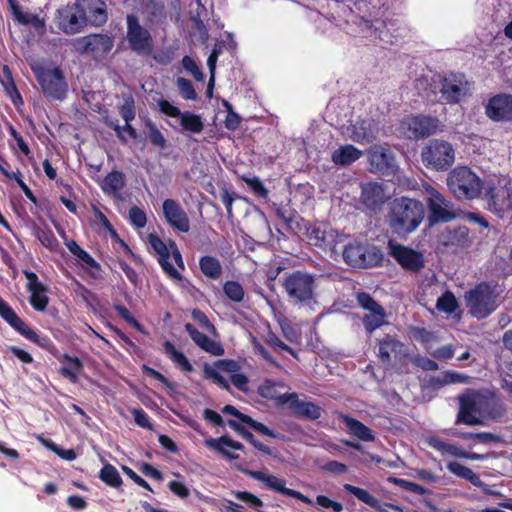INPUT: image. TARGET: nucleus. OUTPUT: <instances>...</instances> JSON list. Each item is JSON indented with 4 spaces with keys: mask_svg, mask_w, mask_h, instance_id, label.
<instances>
[{
    "mask_svg": "<svg viewBox=\"0 0 512 512\" xmlns=\"http://www.w3.org/2000/svg\"><path fill=\"white\" fill-rule=\"evenodd\" d=\"M424 215V206L420 201L399 197L389 203L387 223L394 234L406 237L420 226Z\"/></svg>",
    "mask_w": 512,
    "mask_h": 512,
    "instance_id": "obj_1",
    "label": "nucleus"
},
{
    "mask_svg": "<svg viewBox=\"0 0 512 512\" xmlns=\"http://www.w3.org/2000/svg\"><path fill=\"white\" fill-rule=\"evenodd\" d=\"M282 288L290 304L309 305L316 296V276L300 270L285 273Z\"/></svg>",
    "mask_w": 512,
    "mask_h": 512,
    "instance_id": "obj_2",
    "label": "nucleus"
},
{
    "mask_svg": "<svg viewBox=\"0 0 512 512\" xmlns=\"http://www.w3.org/2000/svg\"><path fill=\"white\" fill-rule=\"evenodd\" d=\"M464 297L469 313L478 320L487 318L498 308L499 294L496 285L490 282L478 283Z\"/></svg>",
    "mask_w": 512,
    "mask_h": 512,
    "instance_id": "obj_3",
    "label": "nucleus"
},
{
    "mask_svg": "<svg viewBox=\"0 0 512 512\" xmlns=\"http://www.w3.org/2000/svg\"><path fill=\"white\" fill-rule=\"evenodd\" d=\"M342 257L353 268L376 267L383 261V253L378 247L356 239L343 245Z\"/></svg>",
    "mask_w": 512,
    "mask_h": 512,
    "instance_id": "obj_4",
    "label": "nucleus"
},
{
    "mask_svg": "<svg viewBox=\"0 0 512 512\" xmlns=\"http://www.w3.org/2000/svg\"><path fill=\"white\" fill-rule=\"evenodd\" d=\"M450 191L460 200L477 198L482 191V180L467 166H458L447 178Z\"/></svg>",
    "mask_w": 512,
    "mask_h": 512,
    "instance_id": "obj_5",
    "label": "nucleus"
},
{
    "mask_svg": "<svg viewBox=\"0 0 512 512\" xmlns=\"http://www.w3.org/2000/svg\"><path fill=\"white\" fill-rule=\"evenodd\" d=\"M377 357L383 364H391L399 373H408L410 353L407 346L396 336L386 334L378 341Z\"/></svg>",
    "mask_w": 512,
    "mask_h": 512,
    "instance_id": "obj_6",
    "label": "nucleus"
},
{
    "mask_svg": "<svg viewBox=\"0 0 512 512\" xmlns=\"http://www.w3.org/2000/svg\"><path fill=\"white\" fill-rule=\"evenodd\" d=\"M421 159L427 168H432L436 171H446L455 161V150L445 140L432 139L422 149Z\"/></svg>",
    "mask_w": 512,
    "mask_h": 512,
    "instance_id": "obj_7",
    "label": "nucleus"
},
{
    "mask_svg": "<svg viewBox=\"0 0 512 512\" xmlns=\"http://www.w3.org/2000/svg\"><path fill=\"white\" fill-rule=\"evenodd\" d=\"M126 40L130 49L138 55L148 56L153 51V39L148 29L143 27L137 16L129 14L126 17Z\"/></svg>",
    "mask_w": 512,
    "mask_h": 512,
    "instance_id": "obj_8",
    "label": "nucleus"
},
{
    "mask_svg": "<svg viewBox=\"0 0 512 512\" xmlns=\"http://www.w3.org/2000/svg\"><path fill=\"white\" fill-rule=\"evenodd\" d=\"M0 316L18 333L29 341L39 345L40 347L51 351V347L55 346L51 339L47 336L40 337L33 329L16 314L11 306L0 297Z\"/></svg>",
    "mask_w": 512,
    "mask_h": 512,
    "instance_id": "obj_9",
    "label": "nucleus"
},
{
    "mask_svg": "<svg viewBox=\"0 0 512 512\" xmlns=\"http://www.w3.org/2000/svg\"><path fill=\"white\" fill-rule=\"evenodd\" d=\"M430 85L433 86V89H431L432 94L441 92L444 96H466L472 92V84L461 73H450L444 77H433Z\"/></svg>",
    "mask_w": 512,
    "mask_h": 512,
    "instance_id": "obj_10",
    "label": "nucleus"
},
{
    "mask_svg": "<svg viewBox=\"0 0 512 512\" xmlns=\"http://www.w3.org/2000/svg\"><path fill=\"white\" fill-rule=\"evenodd\" d=\"M75 52L91 55L95 59L105 56L113 47V39L106 34H90L72 41Z\"/></svg>",
    "mask_w": 512,
    "mask_h": 512,
    "instance_id": "obj_11",
    "label": "nucleus"
},
{
    "mask_svg": "<svg viewBox=\"0 0 512 512\" xmlns=\"http://www.w3.org/2000/svg\"><path fill=\"white\" fill-rule=\"evenodd\" d=\"M288 405L292 414L303 420L316 421L322 417L323 408L312 401L306 400V396L300 398L296 392L284 393L280 405Z\"/></svg>",
    "mask_w": 512,
    "mask_h": 512,
    "instance_id": "obj_12",
    "label": "nucleus"
},
{
    "mask_svg": "<svg viewBox=\"0 0 512 512\" xmlns=\"http://www.w3.org/2000/svg\"><path fill=\"white\" fill-rule=\"evenodd\" d=\"M439 126L436 117L408 116L401 121V129L408 139L420 140L434 134Z\"/></svg>",
    "mask_w": 512,
    "mask_h": 512,
    "instance_id": "obj_13",
    "label": "nucleus"
},
{
    "mask_svg": "<svg viewBox=\"0 0 512 512\" xmlns=\"http://www.w3.org/2000/svg\"><path fill=\"white\" fill-rule=\"evenodd\" d=\"M489 210L503 218L512 211V187L500 183L489 184L485 193Z\"/></svg>",
    "mask_w": 512,
    "mask_h": 512,
    "instance_id": "obj_14",
    "label": "nucleus"
},
{
    "mask_svg": "<svg viewBox=\"0 0 512 512\" xmlns=\"http://www.w3.org/2000/svg\"><path fill=\"white\" fill-rule=\"evenodd\" d=\"M243 472L246 475H248L249 477L264 483L265 486L270 490H273L282 495L297 499L305 504H308V505L312 504V500L309 497H307L306 495H304L303 493H301L297 490L291 489V488H287L285 486L286 481L283 478H278L272 474L264 473L262 471H253V470L246 469V470H243Z\"/></svg>",
    "mask_w": 512,
    "mask_h": 512,
    "instance_id": "obj_15",
    "label": "nucleus"
},
{
    "mask_svg": "<svg viewBox=\"0 0 512 512\" xmlns=\"http://www.w3.org/2000/svg\"><path fill=\"white\" fill-rule=\"evenodd\" d=\"M390 255L405 271L419 273L425 266L424 255L411 247L390 242Z\"/></svg>",
    "mask_w": 512,
    "mask_h": 512,
    "instance_id": "obj_16",
    "label": "nucleus"
},
{
    "mask_svg": "<svg viewBox=\"0 0 512 512\" xmlns=\"http://www.w3.org/2000/svg\"><path fill=\"white\" fill-rule=\"evenodd\" d=\"M306 237L310 245L329 249L332 252H337V244L341 242L340 236L332 229L327 230L323 224H309L305 225Z\"/></svg>",
    "mask_w": 512,
    "mask_h": 512,
    "instance_id": "obj_17",
    "label": "nucleus"
},
{
    "mask_svg": "<svg viewBox=\"0 0 512 512\" xmlns=\"http://www.w3.org/2000/svg\"><path fill=\"white\" fill-rule=\"evenodd\" d=\"M35 72L46 96H63L66 93L67 84L58 68L41 67Z\"/></svg>",
    "mask_w": 512,
    "mask_h": 512,
    "instance_id": "obj_18",
    "label": "nucleus"
},
{
    "mask_svg": "<svg viewBox=\"0 0 512 512\" xmlns=\"http://www.w3.org/2000/svg\"><path fill=\"white\" fill-rule=\"evenodd\" d=\"M27 279L26 290L30 293L29 303L38 312H44L49 304V288L43 284L37 274L30 270H23Z\"/></svg>",
    "mask_w": 512,
    "mask_h": 512,
    "instance_id": "obj_19",
    "label": "nucleus"
},
{
    "mask_svg": "<svg viewBox=\"0 0 512 512\" xmlns=\"http://www.w3.org/2000/svg\"><path fill=\"white\" fill-rule=\"evenodd\" d=\"M162 212L167 224L182 233L190 230V220L179 202L174 199H165L162 203Z\"/></svg>",
    "mask_w": 512,
    "mask_h": 512,
    "instance_id": "obj_20",
    "label": "nucleus"
},
{
    "mask_svg": "<svg viewBox=\"0 0 512 512\" xmlns=\"http://www.w3.org/2000/svg\"><path fill=\"white\" fill-rule=\"evenodd\" d=\"M57 21L59 28L68 34H74L85 26V16L82 14L79 2L58 10Z\"/></svg>",
    "mask_w": 512,
    "mask_h": 512,
    "instance_id": "obj_21",
    "label": "nucleus"
},
{
    "mask_svg": "<svg viewBox=\"0 0 512 512\" xmlns=\"http://www.w3.org/2000/svg\"><path fill=\"white\" fill-rule=\"evenodd\" d=\"M459 410L456 417V424L468 426L481 425L483 423L479 412L480 402H476L472 393L459 396Z\"/></svg>",
    "mask_w": 512,
    "mask_h": 512,
    "instance_id": "obj_22",
    "label": "nucleus"
},
{
    "mask_svg": "<svg viewBox=\"0 0 512 512\" xmlns=\"http://www.w3.org/2000/svg\"><path fill=\"white\" fill-rule=\"evenodd\" d=\"M82 14L85 16V25L101 26L107 19L106 3L102 0H77Z\"/></svg>",
    "mask_w": 512,
    "mask_h": 512,
    "instance_id": "obj_23",
    "label": "nucleus"
},
{
    "mask_svg": "<svg viewBox=\"0 0 512 512\" xmlns=\"http://www.w3.org/2000/svg\"><path fill=\"white\" fill-rule=\"evenodd\" d=\"M447 206L445 198L436 190H433L431 196L428 199L429 208V222L435 224L438 222H448L452 220L455 215L448 211L445 207Z\"/></svg>",
    "mask_w": 512,
    "mask_h": 512,
    "instance_id": "obj_24",
    "label": "nucleus"
},
{
    "mask_svg": "<svg viewBox=\"0 0 512 512\" xmlns=\"http://www.w3.org/2000/svg\"><path fill=\"white\" fill-rule=\"evenodd\" d=\"M386 194L383 184L377 182H368L362 185L361 202L371 210L379 208L386 201Z\"/></svg>",
    "mask_w": 512,
    "mask_h": 512,
    "instance_id": "obj_25",
    "label": "nucleus"
},
{
    "mask_svg": "<svg viewBox=\"0 0 512 512\" xmlns=\"http://www.w3.org/2000/svg\"><path fill=\"white\" fill-rule=\"evenodd\" d=\"M184 329L193 342L205 352L213 356H222L224 354V348L221 343L210 339L207 335L197 330L191 323H186Z\"/></svg>",
    "mask_w": 512,
    "mask_h": 512,
    "instance_id": "obj_26",
    "label": "nucleus"
},
{
    "mask_svg": "<svg viewBox=\"0 0 512 512\" xmlns=\"http://www.w3.org/2000/svg\"><path fill=\"white\" fill-rule=\"evenodd\" d=\"M486 115L493 121L512 120V98H489Z\"/></svg>",
    "mask_w": 512,
    "mask_h": 512,
    "instance_id": "obj_27",
    "label": "nucleus"
},
{
    "mask_svg": "<svg viewBox=\"0 0 512 512\" xmlns=\"http://www.w3.org/2000/svg\"><path fill=\"white\" fill-rule=\"evenodd\" d=\"M335 414L337 415V418L346 425L351 435L364 442H372L375 440L373 431L358 419L340 411H336Z\"/></svg>",
    "mask_w": 512,
    "mask_h": 512,
    "instance_id": "obj_28",
    "label": "nucleus"
},
{
    "mask_svg": "<svg viewBox=\"0 0 512 512\" xmlns=\"http://www.w3.org/2000/svg\"><path fill=\"white\" fill-rule=\"evenodd\" d=\"M59 361L67 362V365L60 367L59 374L69 382L76 384L79 382V376L84 372V364L77 356H71L68 353L55 355Z\"/></svg>",
    "mask_w": 512,
    "mask_h": 512,
    "instance_id": "obj_29",
    "label": "nucleus"
},
{
    "mask_svg": "<svg viewBox=\"0 0 512 512\" xmlns=\"http://www.w3.org/2000/svg\"><path fill=\"white\" fill-rule=\"evenodd\" d=\"M205 444L207 447L215 450L223 457L228 460H236L239 458L238 454L230 453L225 447H229L234 450H243L244 446L242 443L233 440L227 435H223L219 438H210L205 440Z\"/></svg>",
    "mask_w": 512,
    "mask_h": 512,
    "instance_id": "obj_30",
    "label": "nucleus"
},
{
    "mask_svg": "<svg viewBox=\"0 0 512 512\" xmlns=\"http://www.w3.org/2000/svg\"><path fill=\"white\" fill-rule=\"evenodd\" d=\"M10 11L12 12L14 20L21 25H31L36 30L45 27V21L37 14L25 11L18 3L17 0H8Z\"/></svg>",
    "mask_w": 512,
    "mask_h": 512,
    "instance_id": "obj_31",
    "label": "nucleus"
},
{
    "mask_svg": "<svg viewBox=\"0 0 512 512\" xmlns=\"http://www.w3.org/2000/svg\"><path fill=\"white\" fill-rule=\"evenodd\" d=\"M475 401L480 402L479 412L482 417L497 418L502 414V407L492 395H486L477 391L471 392Z\"/></svg>",
    "mask_w": 512,
    "mask_h": 512,
    "instance_id": "obj_32",
    "label": "nucleus"
},
{
    "mask_svg": "<svg viewBox=\"0 0 512 512\" xmlns=\"http://www.w3.org/2000/svg\"><path fill=\"white\" fill-rule=\"evenodd\" d=\"M370 163L381 173L393 172L395 168L393 155L384 148H377L370 154Z\"/></svg>",
    "mask_w": 512,
    "mask_h": 512,
    "instance_id": "obj_33",
    "label": "nucleus"
},
{
    "mask_svg": "<svg viewBox=\"0 0 512 512\" xmlns=\"http://www.w3.org/2000/svg\"><path fill=\"white\" fill-rule=\"evenodd\" d=\"M362 156V151L351 144H347L334 150L331 155L332 161L339 166H348Z\"/></svg>",
    "mask_w": 512,
    "mask_h": 512,
    "instance_id": "obj_34",
    "label": "nucleus"
},
{
    "mask_svg": "<svg viewBox=\"0 0 512 512\" xmlns=\"http://www.w3.org/2000/svg\"><path fill=\"white\" fill-rule=\"evenodd\" d=\"M201 273L210 280H219L223 274V268L218 258L211 255L201 256L199 259Z\"/></svg>",
    "mask_w": 512,
    "mask_h": 512,
    "instance_id": "obj_35",
    "label": "nucleus"
},
{
    "mask_svg": "<svg viewBox=\"0 0 512 512\" xmlns=\"http://www.w3.org/2000/svg\"><path fill=\"white\" fill-rule=\"evenodd\" d=\"M227 425L259 451L269 456H275L274 451L270 447L257 440L249 430H247L236 420L229 419L227 421Z\"/></svg>",
    "mask_w": 512,
    "mask_h": 512,
    "instance_id": "obj_36",
    "label": "nucleus"
},
{
    "mask_svg": "<svg viewBox=\"0 0 512 512\" xmlns=\"http://www.w3.org/2000/svg\"><path fill=\"white\" fill-rule=\"evenodd\" d=\"M344 489L355 496L358 500L365 503L369 507L375 509L378 512H387L383 505L380 503L379 499L370 494L367 490L353 486L351 484H345Z\"/></svg>",
    "mask_w": 512,
    "mask_h": 512,
    "instance_id": "obj_37",
    "label": "nucleus"
},
{
    "mask_svg": "<svg viewBox=\"0 0 512 512\" xmlns=\"http://www.w3.org/2000/svg\"><path fill=\"white\" fill-rule=\"evenodd\" d=\"M125 185L126 179L124 173L118 170H113L105 176L101 184V188L106 194H116L122 190Z\"/></svg>",
    "mask_w": 512,
    "mask_h": 512,
    "instance_id": "obj_38",
    "label": "nucleus"
},
{
    "mask_svg": "<svg viewBox=\"0 0 512 512\" xmlns=\"http://www.w3.org/2000/svg\"><path fill=\"white\" fill-rule=\"evenodd\" d=\"M386 317L387 314L384 307L369 311L368 313L364 314L362 317V323L364 325L365 331L368 334H372L374 331L386 324Z\"/></svg>",
    "mask_w": 512,
    "mask_h": 512,
    "instance_id": "obj_39",
    "label": "nucleus"
},
{
    "mask_svg": "<svg viewBox=\"0 0 512 512\" xmlns=\"http://www.w3.org/2000/svg\"><path fill=\"white\" fill-rule=\"evenodd\" d=\"M163 350L166 356L176 365H178L184 372H191L193 370V366L188 360V358L184 355L183 352L176 349L175 345L166 340L163 343Z\"/></svg>",
    "mask_w": 512,
    "mask_h": 512,
    "instance_id": "obj_40",
    "label": "nucleus"
},
{
    "mask_svg": "<svg viewBox=\"0 0 512 512\" xmlns=\"http://www.w3.org/2000/svg\"><path fill=\"white\" fill-rule=\"evenodd\" d=\"M163 350L166 356L176 365H178L184 372H191L193 370V366L188 360V358L184 355L183 352L176 349L175 345L166 340L163 343Z\"/></svg>",
    "mask_w": 512,
    "mask_h": 512,
    "instance_id": "obj_41",
    "label": "nucleus"
},
{
    "mask_svg": "<svg viewBox=\"0 0 512 512\" xmlns=\"http://www.w3.org/2000/svg\"><path fill=\"white\" fill-rule=\"evenodd\" d=\"M447 469L452 474H454L462 479H465L466 481L470 482L472 485H474L476 487H480L483 484L479 475L474 473L472 471V469H470L469 467H467L457 461L449 462L447 464Z\"/></svg>",
    "mask_w": 512,
    "mask_h": 512,
    "instance_id": "obj_42",
    "label": "nucleus"
},
{
    "mask_svg": "<svg viewBox=\"0 0 512 512\" xmlns=\"http://www.w3.org/2000/svg\"><path fill=\"white\" fill-rule=\"evenodd\" d=\"M179 123L184 131L191 133H201L204 129V124L201 116L189 111L182 112L179 117Z\"/></svg>",
    "mask_w": 512,
    "mask_h": 512,
    "instance_id": "obj_43",
    "label": "nucleus"
},
{
    "mask_svg": "<svg viewBox=\"0 0 512 512\" xmlns=\"http://www.w3.org/2000/svg\"><path fill=\"white\" fill-rule=\"evenodd\" d=\"M275 213L277 217L286 224L289 230L293 232L301 230V223H304V219L296 211L278 207Z\"/></svg>",
    "mask_w": 512,
    "mask_h": 512,
    "instance_id": "obj_44",
    "label": "nucleus"
},
{
    "mask_svg": "<svg viewBox=\"0 0 512 512\" xmlns=\"http://www.w3.org/2000/svg\"><path fill=\"white\" fill-rule=\"evenodd\" d=\"M98 477L106 485L112 488H118L122 485L123 480L118 470L110 463H105L101 468Z\"/></svg>",
    "mask_w": 512,
    "mask_h": 512,
    "instance_id": "obj_45",
    "label": "nucleus"
},
{
    "mask_svg": "<svg viewBox=\"0 0 512 512\" xmlns=\"http://www.w3.org/2000/svg\"><path fill=\"white\" fill-rule=\"evenodd\" d=\"M264 342L275 352H287L294 358L298 359V353L292 347L285 344L274 332L269 331L264 337Z\"/></svg>",
    "mask_w": 512,
    "mask_h": 512,
    "instance_id": "obj_46",
    "label": "nucleus"
},
{
    "mask_svg": "<svg viewBox=\"0 0 512 512\" xmlns=\"http://www.w3.org/2000/svg\"><path fill=\"white\" fill-rule=\"evenodd\" d=\"M225 296L235 303H241L244 300L245 291L238 281L228 280L223 284Z\"/></svg>",
    "mask_w": 512,
    "mask_h": 512,
    "instance_id": "obj_47",
    "label": "nucleus"
},
{
    "mask_svg": "<svg viewBox=\"0 0 512 512\" xmlns=\"http://www.w3.org/2000/svg\"><path fill=\"white\" fill-rule=\"evenodd\" d=\"M436 308L447 314H452L458 308L457 300L450 291L443 293L437 300Z\"/></svg>",
    "mask_w": 512,
    "mask_h": 512,
    "instance_id": "obj_48",
    "label": "nucleus"
},
{
    "mask_svg": "<svg viewBox=\"0 0 512 512\" xmlns=\"http://www.w3.org/2000/svg\"><path fill=\"white\" fill-rule=\"evenodd\" d=\"M352 139L360 144L369 143L372 141V132L369 127L366 126L365 121L357 122L353 125Z\"/></svg>",
    "mask_w": 512,
    "mask_h": 512,
    "instance_id": "obj_49",
    "label": "nucleus"
},
{
    "mask_svg": "<svg viewBox=\"0 0 512 512\" xmlns=\"http://www.w3.org/2000/svg\"><path fill=\"white\" fill-rule=\"evenodd\" d=\"M388 481L399 486L400 488H402L404 490L413 492L418 495L430 494V490L427 489L426 487H424L418 483L408 481L406 479L390 477L388 479Z\"/></svg>",
    "mask_w": 512,
    "mask_h": 512,
    "instance_id": "obj_50",
    "label": "nucleus"
},
{
    "mask_svg": "<svg viewBox=\"0 0 512 512\" xmlns=\"http://www.w3.org/2000/svg\"><path fill=\"white\" fill-rule=\"evenodd\" d=\"M78 261L86 265L90 269L89 273L93 278H97L102 271L101 265L84 249H81L76 255Z\"/></svg>",
    "mask_w": 512,
    "mask_h": 512,
    "instance_id": "obj_51",
    "label": "nucleus"
},
{
    "mask_svg": "<svg viewBox=\"0 0 512 512\" xmlns=\"http://www.w3.org/2000/svg\"><path fill=\"white\" fill-rule=\"evenodd\" d=\"M3 175L10 179V180H14L18 186L21 188V190L23 191V193L25 194V196L33 203V204H37V198L36 196L34 195V193L32 192V190L28 187V185L23 181L22 179V174L19 170H17L16 172H11V171H3Z\"/></svg>",
    "mask_w": 512,
    "mask_h": 512,
    "instance_id": "obj_52",
    "label": "nucleus"
},
{
    "mask_svg": "<svg viewBox=\"0 0 512 512\" xmlns=\"http://www.w3.org/2000/svg\"><path fill=\"white\" fill-rule=\"evenodd\" d=\"M36 237L43 246L51 251H56L59 247V242L55 237L54 233L50 229H38L36 231Z\"/></svg>",
    "mask_w": 512,
    "mask_h": 512,
    "instance_id": "obj_53",
    "label": "nucleus"
},
{
    "mask_svg": "<svg viewBox=\"0 0 512 512\" xmlns=\"http://www.w3.org/2000/svg\"><path fill=\"white\" fill-rule=\"evenodd\" d=\"M147 240L151 248L156 252L158 258H170V250L164 241L154 233L147 236Z\"/></svg>",
    "mask_w": 512,
    "mask_h": 512,
    "instance_id": "obj_54",
    "label": "nucleus"
},
{
    "mask_svg": "<svg viewBox=\"0 0 512 512\" xmlns=\"http://www.w3.org/2000/svg\"><path fill=\"white\" fill-rule=\"evenodd\" d=\"M245 419L246 420H245L244 424L248 425L254 431H256V432H258V433H260L262 435H265V436H268V437H271V438H275V439H283L284 438V436L282 434L277 433L274 430H272L269 427H267L265 424L254 420L249 415Z\"/></svg>",
    "mask_w": 512,
    "mask_h": 512,
    "instance_id": "obj_55",
    "label": "nucleus"
},
{
    "mask_svg": "<svg viewBox=\"0 0 512 512\" xmlns=\"http://www.w3.org/2000/svg\"><path fill=\"white\" fill-rule=\"evenodd\" d=\"M437 448L441 449L443 451H446L447 453H449L455 457H459V458H465V459H469V460L482 459V456L480 454L464 451V450L456 447L455 445H451V444L439 443Z\"/></svg>",
    "mask_w": 512,
    "mask_h": 512,
    "instance_id": "obj_56",
    "label": "nucleus"
},
{
    "mask_svg": "<svg viewBox=\"0 0 512 512\" xmlns=\"http://www.w3.org/2000/svg\"><path fill=\"white\" fill-rule=\"evenodd\" d=\"M276 387V382L267 379L259 386V394L266 399L275 400L280 405V400L283 397V394H279Z\"/></svg>",
    "mask_w": 512,
    "mask_h": 512,
    "instance_id": "obj_57",
    "label": "nucleus"
},
{
    "mask_svg": "<svg viewBox=\"0 0 512 512\" xmlns=\"http://www.w3.org/2000/svg\"><path fill=\"white\" fill-rule=\"evenodd\" d=\"M357 304L366 311H372L383 307L369 293L360 291L355 294Z\"/></svg>",
    "mask_w": 512,
    "mask_h": 512,
    "instance_id": "obj_58",
    "label": "nucleus"
},
{
    "mask_svg": "<svg viewBox=\"0 0 512 512\" xmlns=\"http://www.w3.org/2000/svg\"><path fill=\"white\" fill-rule=\"evenodd\" d=\"M460 437L464 440H471L475 444L497 442L499 440V437L491 432H465Z\"/></svg>",
    "mask_w": 512,
    "mask_h": 512,
    "instance_id": "obj_59",
    "label": "nucleus"
},
{
    "mask_svg": "<svg viewBox=\"0 0 512 512\" xmlns=\"http://www.w3.org/2000/svg\"><path fill=\"white\" fill-rule=\"evenodd\" d=\"M114 310L118 313V315L123 320H125L129 325H131L137 331H139L143 334L146 333L143 325L134 316L131 315L130 311L124 305L116 304V305H114Z\"/></svg>",
    "mask_w": 512,
    "mask_h": 512,
    "instance_id": "obj_60",
    "label": "nucleus"
},
{
    "mask_svg": "<svg viewBox=\"0 0 512 512\" xmlns=\"http://www.w3.org/2000/svg\"><path fill=\"white\" fill-rule=\"evenodd\" d=\"M232 495L235 496L238 500L246 503L250 507L259 510L263 507L264 503L263 501L256 495L252 494L248 491H232Z\"/></svg>",
    "mask_w": 512,
    "mask_h": 512,
    "instance_id": "obj_61",
    "label": "nucleus"
},
{
    "mask_svg": "<svg viewBox=\"0 0 512 512\" xmlns=\"http://www.w3.org/2000/svg\"><path fill=\"white\" fill-rule=\"evenodd\" d=\"M242 180L252 189V191L257 197L263 199L268 198L269 191L258 177L243 176Z\"/></svg>",
    "mask_w": 512,
    "mask_h": 512,
    "instance_id": "obj_62",
    "label": "nucleus"
},
{
    "mask_svg": "<svg viewBox=\"0 0 512 512\" xmlns=\"http://www.w3.org/2000/svg\"><path fill=\"white\" fill-rule=\"evenodd\" d=\"M147 127L149 129V141L150 143L160 149H164L167 147V140L162 134V132L152 123L148 122Z\"/></svg>",
    "mask_w": 512,
    "mask_h": 512,
    "instance_id": "obj_63",
    "label": "nucleus"
},
{
    "mask_svg": "<svg viewBox=\"0 0 512 512\" xmlns=\"http://www.w3.org/2000/svg\"><path fill=\"white\" fill-rule=\"evenodd\" d=\"M130 223L137 229H142L147 224L146 213L138 206H133L128 211Z\"/></svg>",
    "mask_w": 512,
    "mask_h": 512,
    "instance_id": "obj_64",
    "label": "nucleus"
}]
</instances>
